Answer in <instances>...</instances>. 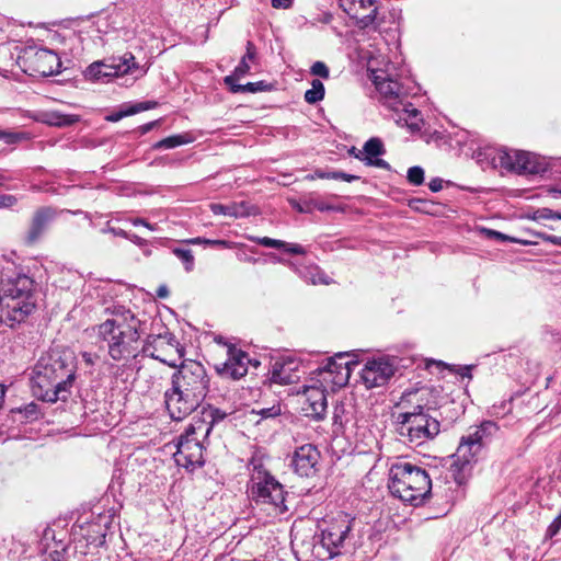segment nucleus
<instances>
[{
    "instance_id": "obj_1",
    "label": "nucleus",
    "mask_w": 561,
    "mask_h": 561,
    "mask_svg": "<svg viewBox=\"0 0 561 561\" xmlns=\"http://www.w3.org/2000/svg\"><path fill=\"white\" fill-rule=\"evenodd\" d=\"M76 356L69 348L54 347L35 365L32 388L35 397L46 402L66 400L76 379Z\"/></svg>"
},
{
    "instance_id": "obj_2",
    "label": "nucleus",
    "mask_w": 561,
    "mask_h": 561,
    "mask_svg": "<svg viewBox=\"0 0 561 561\" xmlns=\"http://www.w3.org/2000/svg\"><path fill=\"white\" fill-rule=\"evenodd\" d=\"M111 314L91 330L108 356L125 366L140 352L141 321L123 306L113 307Z\"/></svg>"
},
{
    "instance_id": "obj_3",
    "label": "nucleus",
    "mask_w": 561,
    "mask_h": 561,
    "mask_svg": "<svg viewBox=\"0 0 561 561\" xmlns=\"http://www.w3.org/2000/svg\"><path fill=\"white\" fill-rule=\"evenodd\" d=\"M171 382L164 402L170 416L180 421L201 405L209 391V377L201 363L186 360L172 375Z\"/></svg>"
},
{
    "instance_id": "obj_4",
    "label": "nucleus",
    "mask_w": 561,
    "mask_h": 561,
    "mask_svg": "<svg viewBox=\"0 0 561 561\" xmlns=\"http://www.w3.org/2000/svg\"><path fill=\"white\" fill-rule=\"evenodd\" d=\"M0 322L14 328L35 309L34 280L25 275L1 279L0 283Z\"/></svg>"
},
{
    "instance_id": "obj_5",
    "label": "nucleus",
    "mask_w": 561,
    "mask_h": 561,
    "mask_svg": "<svg viewBox=\"0 0 561 561\" xmlns=\"http://www.w3.org/2000/svg\"><path fill=\"white\" fill-rule=\"evenodd\" d=\"M373 82L380 93L383 105L392 113L391 118L399 126H405L412 131H420L421 113L408 101V88L383 71L373 72Z\"/></svg>"
},
{
    "instance_id": "obj_6",
    "label": "nucleus",
    "mask_w": 561,
    "mask_h": 561,
    "mask_svg": "<svg viewBox=\"0 0 561 561\" xmlns=\"http://www.w3.org/2000/svg\"><path fill=\"white\" fill-rule=\"evenodd\" d=\"M388 488L393 496L417 506L430 495L432 480L422 467L399 461L389 470Z\"/></svg>"
},
{
    "instance_id": "obj_7",
    "label": "nucleus",
    "mask_w": 561,
    "mask_h": 561,
    "mask_svg": "<svg viewBox=\"0 0 561 561\" xmlns=\"http://www.w3.org/2000/svg\"><path fill=\"white\" fill-rule=\"evenodd\" d=\"M432 408L416 404L397 416V433L407 444L420 446L440 432L438 420L431 414Z\"/></svg>"
},
{
    "instance_id": "obj_8",
    "label": "nucleus",
    "mask_w": 561,
    "mask_h": 561,
    "mask_svg": "<svg viewBox=\"0 0 561 561\" xmlns=\"http://www.w3.org/2000/svg\"><path fill=\"white\" fill-rule=\"evenodd\" d=\"M251 477L248 491L256 503L273 506L276 514L288 511L285 504V490L283 484L264 467L260 460L251 461Z\"/></svg>"
},
{
    "instance_id": "obj_9",
    "label": "nucleus",
    "mask_w": 561,
    "mask_h": 561,
    "mask_svg": "<svg viewBox=\"0 0 561 561\" xmlns=\"http://www.w3.org/2000/svg\"><path fill=\"white\" fill-rule=\"evenodd\" d=\"M352 529V520L340 516L321 530L320 540L314 545L316 553L322 559H333L342 553Z\"/></svg>"
},
{
    "instance_id": "obj_10",
    "label": "nucleus",
    "mask_w": 561,
    "mask_h": 561,
    "mask_svg": "<svg viewBox=\"0 0 561 561\" xmlns=\"http://www.w3.org/2000/svg\"><path fill=\"white\" fill-rule=\"evenodd\" d=\"M497 160L501 168L519 175H542L549 168L543 157L523 150H501Z\"/></svg>"
},
{
    "instance_id": "obj_11",
    "label": "nucleus",
    "mask_w": 561,
    "mask_h": 561,
    "mask_svg": "<svg viewBox=\"0 0 561 561\" xmlns=\"http://www.w3.org/2000/svg\"><path fill=\"white\" fill-rule=\"evenodd\" d=\"M146 72L147 69L140 67L135 61V56L131 53H125L123 56L112 58L110 61H95L91 64L87 69V77L93 80H101L103 78L133 75L136 79Z\"/></svg>"
},
{
    "instance_id": "obj_12",
    "label": "nucleus",
    "mask_w": 561,
    "mask_h": 561,
    "mask_svg": "<svg viewBox=\"0 0 561 561\" xmlns=\"http://www.w3.org/2000/svg\"><path fill=\"white\" fill-rule=\"evenodd\" d=\"M480 453L479 445L472 443L471 438L461 437L450 465L451 477L458 485H465L469 481Z\"/></svg>"
},
{
    "instance_id": "obj_13",
    "label": "nucleus",
    "mask_w": 561,
    "mask_h": 561,
    "mask_svg": "<svg viewBox=\"0 0 561 561\" xmlns=\"http://www.w3.org/2000/svg\"><path fill=\"white\" fill-rule=\"evenodd\" d=\"M346 356H348L346 353H337L334 357L328 358L325 364L319 366L314 370L318 376L317 382H323L330 387V390L344 387L350 380L351 365L353 364L351 360H343Z\"/></svg>"
},
{
    "instance_id": "obj_14",
    "label": "nucleus",
    "mask_w": 561,
    "mask_h": 561,
    "mask_svg": "<svg viewBox=\"0 0 561 561\" xmlns=\"http://www.w3.org/2000/svg\"><path fill=\"white\" fill-rule=\"evenodd\" d=\"M249 363V355L244 351L229 345L226 362L215 365L214 368L222 379L239 380L248 374Z\"/></svg>"
},
{
    "instance_id": "obj_15",
    "label": "nucleus",
    "mask_w": 561,
    "mask_h": 561,
    "mask_svg": "<svg viewBox=\"0 0 561 561\" xmlns=\"http://www.w3.org/2000/svg\"><path fill=\"white\" fill-rule=\"evenodd\" d=\"M62 211L64 210H59L53 206L38 207L32 215L28 229L24 237L25 244L33 245L37 243Z\"/></svg>"
},
{
    "instance_id": "obj_16",
    "label": "nucleus",
    "mask_w": 561,
    "mask_h": 561,
    "mask_svg": "<svg viewBox=\"0 0 561 561\" xmlns=\"http://www.w3.org/2000/svg\"><path fill=\"white\" fill-rule=\"evenodd\" d=\"M330 389L323 382H317V380L304 387L302 396L305 402L302 410L305 414L314 420H321L327 413L328 401L327 392Z\"/></svg>"
},
{
    "instance_id": "obj_17",
    "label": "nucleus",
    "mask_w": 561,
    "mask_h": 561,
    "mask_svg": "<svg viewBox=\"0 0 561 561\" xmlns=\"http://www.w3.org/2000/svg\"><path fill=\"white\" fill-rule=\"evenodd\" d=\"M396 367L388 358L367 360L360 371V378L367 388H376L386 385L394 375Z\"/></svg>"
},
{
    "instance_id": "obj_18",
    "label": "nucleus",
    "mask_w": 561,
    "mask_h": 561,
    "mask_svg": "<svg viewBox=\"0 0 561 561\" xmlns=\"http://www.w3.org/2000/svg\"><path fill=\"white\" fill-rule=\"evenodd\" d=\"M174 460L178 466L188 470L204 465L203 445L198 438L180 437L174 453Z\"/></svg>"
},
{
    "instance_id": "obj_19",
    "label": "nucleus",
    "mask_w": 561,
    "mask_h": 561,
    "mask_svg": "<svg viewBox=\"0 0 561 561\" xmlns=\"http://www.w3.org/2000/svg\"><path fill=\"white\" fill-rule=\"evenodd\" d=\"M108 519V515H99L93 520L79 525L75 530L76 538L83 539L88 547H102L105 543Z\"/></svg>"
},
{
    "instance_id": "obj_20",
    "label": "nucleus",
    "mask_w": 561,
    "mask_h": 561,
    "mask_svg": "<svg viewBox=\"0 0 561 561\" xmlns=\"http://www.w3.org/2000/svg\"><path fill=\"white\" fill-rule=\"evenodd\" d=\"M319 460L320 453L317 447L305 444L295 450L291 467L298 476L309 478L317 473Z\"/></svg>"
},
{
    "instance_id": "obj_21",
    "label": "nucleus",
    "mask_w": 561,
    "mask_h": 561,
    "mask_svg": "<svg viewBox=\"0 0 561 561\" xmlns=\"http://www.w3.org/2000/svg\"><path fill=\"white\" fill-rule=\"evenodd\" d=\"M300 362L293 356L275 359L270 368V380L273 383L290 385L299 380Z\"/></svg>"
},
{
    "instance_id": "obj_22",
    "label": "nucleus",
    "mask_w": 561,
    "mask_h": 561,
    "mask_svg": "<svg viewBox=\"0 0 561 561\" xmlns=\"http://www.w3.org/2000/svg\"><path fill=\"white\" fill-rule=\"evenodd\" d=\"M386 153L383 142L378 137L369 138L363 147V150L358 151L356 159H359L366 163V165L380 168L383 170H390V164L379 158Z\"/></svg>"
},
{
    "instance_id": "obj_23",
    "label": "nucleus",
    "mask_w": 561,
    "mask_h": 561,
    "mask_svg": "<svg viewBox=\"0 0 561 561\" xmlns=\"http://www.w3.org/2000/svg\"><path fill=\"white\" fill-rule=\"evenodd\" d=\"M175 336L170 332L149 334L145 340V343L140 351L146 356L168 364L167 359L161 356L160 352L162 351L164 345L175 346ZM169 365L174 366V364L171 363H169Z\"/></svg>"
},
{
    "instance_id": "obj_24",
    "label": "nucleus",
    "mask_w": 561,
    "mask_h": 561,
    "mask_svg": "<svg viewBox=\"0 0 561 561\" xmlns=\"http://www.w3.org/2000/svg\"><path fill=\"white\" fill-rule=\"evenodd\" d=\"M34 70L44 77L58 73L61 68L60 58L56 53L47 48H38L34 55Z\"/></svg>"
},
{
    "instance_id": "obj_25",
    "label": "nucleus",
    "mask_w": 561,
    "mask_h": 561,
    "mask_svg": "<svg viewBox=\"0 0 561 561\" xmlns=\"http://www.w3.org/2000/svg\"><path fill=\"white\" fill-rule=\"evenodd\" d=\"M376 0H354L355 14H347L356 21L360 28H368L375 25L377 7Z\"/></svg>"
},
{
    "instance_id": "obj_26",
    "label": "nucleus",
    "mask_w": 561,
    "mask_h": 561,
    "mask_svg": "<svg viewBox=\"0 0 561 561\" xmlns=\"http://www.w3.org/2000/svg\"><path fill=\"white\" fill-rule=\"evenodd\" d=\"M209 207L214 215H224L233 218L249 217L256 214V208L247 202H233L228 205L213 203Z\"/></svg>"
},
{
    "instance_id": "obj_27",
    "label": "nucleus",
    "mask_w": 561,
    "mask_h": 561,
    "mask_svg": "<svg viewBox=\"0 0 561 561\" xmlns=\"http://www.w3.org/2000/svg\"><path fill=\"white\" fill-rule=\"evenodd\" d=\"M500 431V426L494 421H483L479 426L476 427L474 432L467 435L471 438V442L479 445L482 450L492 439L496 436Z\"/></svg>"
},
{
    "instance_id": "obj_28",
    "label": "nucleus",
    "mask_w": 561,
    "mask_h": 561,
    "mask_svg": "<svg viewBox=\"0 0 561 561\" xmlns=\"http://www.w3.org/2000/svg\"><path fill=\"white\" fill-rule=\"evenodd\" d=\"M249 240L252 242H255L256 244H260L262 247L266 248H275V249H282L287 253L296 254V255H304L306 254V250L302 245L298 243H288L282 240L272 239L270 237H248Z\"/></svg>"
},
{
    "instance_id": "obj_29",
    "label": "nucleus",
    "mask_w": 561,
    "mask_h": 561,
    "mask_svg": "<svg viewBox=\"0 0 561 561\" xmlns=\"http://www.w3.org/2000/svg\"><path fill=\"white\" fill-rule=\"evenodd\" d=\"M203 420L205 422V437H207L214 425L221 422L226 417V413L218 408L211 405L204 407L202 410Z\"/></svg>"
},
{
    "instance_id": "obj_30",
    "label": "nucleus",
    "mask_w": 561,
    "mask_h": 561,
    "mask_svg": "<svg viewBox=\"0 0 561 561\" xmlns=\"http://www.w3.org/2000/svg\"><path fill=\"white\" fill-rule=\"evenodd\" d=\"M256 57V50L255 46L252 42L247 43V51L244 56L241 58L239 65L236 67L233 73L231 76H234V82L237 79L245 76L250 70V62H253Z\"/></svg>"
},
{
    "instance_id": "obj_31",
    "label": "nucleus",
    "mask_w": 561,
    "mask_h": 561,
    "mask_svg": "<svg viewBox=\"0 0 561 561\" xmlns=\"http://www.w3.org/2000/svg\"><path fill=\"white\" fill-rule=\"evenodd\" d=\"M225 83L230 88L231 92L233 93H255L260 91L266 90V83L264 81H257V82H249L247 84H238L234 82V76H227L224 79Z\"/></svg>"
},
{
    "instance_id": "obj_32",
    "label": "nucleus",
    "mask_w": 561,
    "mask_h": 561,
    "mask_svg": "<svg viewBox=\"0 0 561 561\" xmlns=\"http://www.w3.org/2000/svg\"><path fill=\"white\" fill-rule=\"evenodd\" d=\"M194 139L188 134L172 135L154 144V149H172L192 142Z\"/></svg>"
},
{
    "instance_id": "obj_33",
    "label": "nucleus",
    "mask_w": 561,
    "mask_h": 561,
    "mask_svg": "<svg viewBox=\"0 0 561 561\" xmlns=\"http://www.w3.org/2000/svg\"><path fill=\"white\" fill-rule=\"evenodd\" d=\"M309 180L314 179H328V180H342L345 182H353L359 179L357 175L348 174L342 171H330L325 172L323 170H317L313 174H309L306 176Z\"/></svg>"
},
{
    "instance_id": "obj_34",
    "label": "nucleus",
    "mask_w": 561,
    "mask_h": 561,
    "mask_svg": "<svg viewBox=\"0 0 561 561\" xmlns=\"http://www.w3.org/2000/svg\"><path fill=\"white\" fill-rule=\"evenodd\" d=\"M172 253L182 262L186 272H192L195 265L193 251L187 247H176L172 249Z\"/></svg>"
},
{
    "instance_id": "obj_35",
    "label": "nucleus",
    "mask_w": 561,
    "mask_h": 561,
    "mask_svg": "<svg viewBox=\"0 0 561 561\" xmlns=\"http://www.w3.org/2000/svg\"><path fill=\"white\" fill-rule=\"evenodd\" d=\"M324 98V85L319 79L311 81V89L305 92V101L309 104H316Z\"/></svg>"
},
{
    "instance_id": "obj_36",
    "label": "nucleus",
    "mask_w": 561,
    "mask_h": 561,
    "mask_svg": "<svg viewBox=\"0 0 561 561\" xmlns=\"http://www.w3.org/2000/svg\"><path fill=\"white\" fill-rule=\"evenodd\" d=\"M301 276L306 282H310L313 285H329L331 283V279L318 266L306 268V272L301 274Z\"/></svg>"
},
{
    "instance_id": "obj_37",
    "label": "nucleus",
    "mask_w": 561,
    "mask_h": 561,
    "mask_svg": "<svg viewBox=\"0 0 561 561\" xmlns=\"http://www.w3.org/2000/svg\"><path fill=\"white\" fill-rule=\"evenodd\" d=\"M79 122V116L73 114H60L58 112H53L49 114L48 123L54 126L65 127L71 126Z\"/></svg>"
},
{
    "instance_id": "obj_38",
    "label": "nucleus",
    "mask_w": 561,
    "mask_h": 561,
    "mask_svg": "<svg viewBox=\"0 0 561 561\" xmlns=\"http://www.w3.org/2000/svg\"><path fill=\"white\" fill-rule=\"evenodd\" d=\"M409 206L416 211L433 215L436 204L428 199L413 198L409 202Z\"/></svg>"
},
{
    "instance_id": "obj_39",
    "label": "nucleus",
    "mask_w": 561,
    "mask_h": 561,
    "mask_svg": "<svg viewBox=\"0 0 561 561\" xmlns=\"http://www.w3.org/2000/svg\"><path fill=\"white\" fill-rule=\"evenodd\" d=\"M407 179L412 185H421L424 182V170L419 165L411 167L408 170Z\"/></svg>"
},
{
    "instance_id": "obj_40",
    "label": "nucleus",
    "mask_w": 561,
    "mask_h": 561,
    "mask_svg": "<svg viewBox=\"0 0 561 561\" xmlns=\"http://www.w3.org/2000/svg\"><path fill=\"white\" fill-rule=\"evenodd\" d=\"M197 434H202L205 437V422H202V420L191 424L180 437L197 438Z\"/></svg>"
},
{
    "instance_id": "obj_41",
    "label": "nucleus",
    "mask_w": 561,
    "mask_h": 561,
    "mask_svg": "<svg viewBox=\"0 0 561 561\" xmlns=\"http://www.w3.org/2000/svg\"><path fill=\"white\" fill-rule=\"evenodd\" d=\"M16 412L23 414L26 419L35 420L39 414V409L36 403L31 402L23 408H19Z\"/></svg>"
},
{
    "instance_id": "obj_42",
    "label": "nucleus",
    "mask_w": 561,
    "mask_h": 561,
    "mask_svg": "<svg viewBox=\"0 0 561 561\" xmlns=\"http://www.w3.org/2000/svg\"><path fill=\"white\" fill-rule=\"evenodd\" d=\"M310 72L311 75L320 77L322 79H328L330 76L329 68L323 61H316L311 66Z\"/></svg>"
},
{
    "instance_id": "obj_43",
    "label": "nucleus",
    "mask_w": 561,
    "mask_h": 561,
    "mask_svg": "<svg viewBox=\"0 0 561 561\" xmlns=\"http://www.w3.org/2000/svg\"><path fill=\"white\" fill-rule=\"evenodd\" d=\"M262 419H270L280 415L282 409L279 404H274L271 408H264L256 412Z\"/></svg>"
},
{
    "instance_id": "obj_44",
    "label": "nucleus",
    "mask_w": 561,
    "mask_h": 561,
    "mask_svg": "<svg viewBox=\"0 0 561 561\" xmlns=\"http://www.w3.org/2000/svg\"><path fill=\"white\" fill-rule=\"evenodd\" d=\"M535 219H561V213L549 208H541L535 213Z\"/></svg>"
},
{
    "instance_id": "obj_45",
    "label": "nucleus",
    "mask_w": 561,
    "mask_h": 561,
    "mask_svg": "<svg viewBox=\"0 0 561 561\" xmlns=\"http://www.w3.org/2000/svg\"><path fill=\"white\" fill-rule=\"evenodd\" d=\"M18 197L11 194H0V209L12 208L18 204Z\"/></svg>"
},
{
    "instance_id": "obj_46",
    "label": "nucleus",
    "mask_w": 561,
    "mask_h": 561,
    "mask_svg": "<svg viewBox=\"0 0 561 561\" xmlns=\"http://www.w3.org/2000/svg\"><path fill=\"white\" fill-rule=\"evenodd\" d=\"M510 410H511V402L503 401L500 405L494 404L490 409L489 414L491 416H501V415L506 414Z\"/></svg>"
},
{
    "instance_id": "obj_47",
    "label": "nucleus",
    "mask_w": 561,
    "mask_h": 561,
    "mask_svg": "<svg viewBox=\"0 0 561 561\" xmlns=\"http://www.w3.org/2000/svg\"><path fill=\"white\" fill-rule=\"evenodd\" d=\"M129 115H134L133 110H131V105L127 106L125 110H121L118 112L112 113L111 115H108L106 117V119L108 122H118L122 118H124L126 116H129Z\"/></svg>"
},
{
    "instance_id": "obj_48",
    "label": "nucleus",
    "mask_w": 561,
    "mask_h": 561,
    "mask_svg": "<svg viewBox=\"0 0 561 561\" xmlns=\"http://www.w3.org/2000/svg\"><path fill=\"white\" fill-rule=\"evenodd\" d=\"M157 106V102L154 101H146V102H139L134 105H131V110L134 114H137L142 111L151 110Z\"/></svg>"
},
{
    "instance_id": "obj_49",
    "label": "nucleus",
    "mask_w": 561,
    "mask_h": 561,
    "mask_svg": "<svg viewBox=\"0 0 561 561\" xmlns=\"http://www.w3.org/2000/svg\"><path fill=\"white\" fill-rule=\"evenodd\" d=\"M4 140L7 144H14L20 140V135L15 133H9L0 130V140Z\"/></svg>"
},
{
    "instance_id": "obj_50",
    "label": "nucleus",
    "mask_w": 561,
    "mask_h": 561,
    "mask_svg": "<svg viewBox=\"0 0 561 561\" xmlns=\"http://www.w3.org/2000/svg\"><path fill=\"white\" fill-rule=\"evenodd\" d=\"M340 7L347 14H355L354 0H339Z\"/></svg>"
},
{
    "instance_id": "obj_51",
    "label": "nucleus",
    "mask_w": 561,
    "mask_h": 561,
    "mask_svg": "<svg viewBox=\"0 0 561 561\" xmlns=\"http://www.w3.org/2000/svg\"><path fill=\"white\" fill-rule=\"evenodd\" d=\"M561 529V523H558V520L554 518L552 520V523L549 525L548 529H547V537H554L559 530Z\"/></svg>"
},
{
    "instance_id": "obj_52",
    "label": "nucleus",
    "mask_w": 561,
    "mask_h": 561,
    "mask_svg": "<svg viewBox=\"0 0 561 561\" xmlns=\"http://www.w3.org/2000/svg\"><path fill=\"white\" fill-rule=\"evenodd\" d=\"M428 187L432 192L436 193L443 188V180L439 178H434L430 181Z\"/></svg>"
},
{
    "instance_id": "obj_53",
    "label": "nucleus",
    "mask_w": 561,
    "mask_h": 561,
    "mask_svg": "<svg viewBox=\"0 0 561 561\" xmlns=\"http://www.w3.org/2000/svg\"><path fill=\"white\" fill-rule=\"evenodd\" d=\"M293 4V0H272V7L275 9H288Z\"/></svg>"
},
{
    "instance_id": "obj_54",
    "label": "nucleus",
    "mask_w": 561,
    "mask_h": 561,
    "mask_svg": "<svg viewBox=\"0 0 561 561\" xmlns=\"http://www.w3.org/2000/svg\"><path fill=\"white\" fill-rule=\"evenodd\" d=\"M472 365H468V366H458L457 369H456V373L461 376L462 378L467 377V378H471V369H472Z\"/></svg>"
},
{
    "instance_id": "obj_55",
    "label": "nucleus",
    "mask_w": 561,
    "mask_h": 561,
    "mask_svg": "<svg viewBox=\"0 0 561 561\" xmlns=\"http://www.w3.org/2000/svg\"><path fill=\"white\" fill-rule=\"evenodd\" d=\"M489 236L494 237L497 240L502 241H516L514 238H511L502 232L495 231V230H488Z\"/></svg>"
},
{
    "instance_id": "obj_56",
    "label": "nucleus",
    "mask_w": 561,
    "mask_h": 561,
    "mask_svg": "<svg viewBox=\"0 0 561 561\" xmlns=\"http://www.w3.org/2000/svg\"><path fill=\"white\" fill-rule=\"evenodd\" d=\"M205 244H211V245H217V247H224V248H228L229 247V242L226 241V240H204Z\"/></svg>"
},
{
    "instance_id": "obj_57",
    "label": "nucleus",
    "mask_w": 561,
    "mask_h": 561,
    "mask_svg": "<svg viewBox=\"0 0 561 561\" xmlns=\"http://www.w3.org/2000/svg\"><path fill=\"white\" fill-rule=\"evenodd\" d=\"M158 124H159V121H153V122H150V123H147V124L142 125V126L140 127L141 133H142V134H146V133L150 131V130H151L154 126H157Z\"/></svg>"
},
{
    "instance_id": "obj_58",
    "label": "nucleus",
    "mask_w": 561,
    "mask_h": 561,
    "mask_svg": "<svg viewBox=\"0 0 561 561\" xmlns=\"http://www.w3.org/2000/svg\"><path fill=\"white\" fill-rule=\"evenodd\" d=\"M49 558L51 559V561H64V556L58 550L49 552Z\"/></svg>"
},
{
    "instance_id": "obj_59",
    "label": "nucleus",
    "mask_w": 561,
    "mask_h": 561,
    "mask_svg": "<svg viewBox=\"0 0 561 561\" xmlns=\"http://www.w3.org/2000/svg\"><path fill=\"white\" fill-rule=\"evenodd\" d=\"M157 296L159 298H167L169 296V289L167 286L162 285L157 290Z\"/></svg>"
},
{
    "instance_id": "obj_60",
    "label": "nucleus",
    "mask_w": 561,
    "mask_h": 561,
    "mask_svg": "<svg viewBox=\"0 0 561 561\" xmlns=\"http://www.w3.org/2000/svg\"><path fill=\"white\" fill-rule=\"evenodd\" d=\"M82 358H83L85 364L94 365L93 355L91 353H89V352L82 353Z\"/></svg>"
},
{
    "instance_id": "obj_61",
    "label": "nucleus",
    "mask_w": 561,
    "mask_h": 561,
    "mask_svg": "<svg viewBox=\"0 0 561 561\" xmlns=\"http://www.w3.org/2000/svg\"><path fill=\"white\" fill-rule=\"evenodd\" d=\"M537 237H539L541 240L552 243L553 234H547L545 232H538L536 233Z\"/></svg>"
},
{
    "instance_id": "obj_62",
    "label": "nucleus",
    "mask_w": 561,
    "mask_h": 561,
    "mask_svg": "<svg viewBox=\"0 0 561 561\" xmlns=\"http://www.w3.org/2000/svg\"><path fill=\"white\" fill-rule=\"evenodd\" d=\"M339 412H340V410L336 408L334 410V414H333V423L342 425V419H341V415Z\"/></svg>"
},
{
    "instance_id": "obj_63",
    "label": "nucleus",
    "mask_w": 561,
    "mask_h": 561,
    "mask_svg": "<svg viewBox=\"0 0 561 561\" xmlns=\"http://www.w3.org/2000/svg\"><path fill=\"white\" fill-rule=\"evenodd\" d=\"M111 231L115 234V236H119V237H123V238H127V233L126 231H124L123 229H117V228H111Z\"/></svg>"
},
{
    "instance_id": "obj_64",
    "label": "nucleus",
    "mask_w": 561,
    "mask_h": 561,
    "mask_svg": "<svg viewBox=\"0 0 561 561\" xmlns=\"http://www.w3.org/2000/svg\"><path fill=\"white\" fill-rule=\"evenodd\" d=\"M214 341L217 343V344H220V345H225L227 346V348L229 347V343L225 340V337L218 335V336H215Z\"/></svg>"
}]
</instances>
